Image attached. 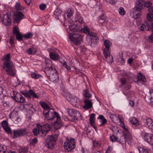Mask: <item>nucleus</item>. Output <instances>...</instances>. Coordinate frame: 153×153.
<instances>
[{
  "label": "nucleus",
  "instance_id": "393cba45",
  "mask_svg": "<svg viewBox=\"0 0 153 153\" xmlns=\"http://www.w3.org/2000/svg\"><path fill=\"white\" fill-rule=\"evenodd\" d=\"M85 105L83 106V108L85 109H88L91 108L92 106V102L90 100L85 99L84 100Z\"/></svg>",
  "mask_w": 153,
  "mask_h": 153
},
{
  "label": "nucleus",
  "instance_id": "cd10ccee",
  "mask_svg": "<svg viewBox=\"0 0 153 153\" xmlns=\"http://www.w3.org/2000/svg\"><path fill=\"white\" fill-rule=\"evenodd\" d=\"M97 118L100 119V123L99 125L100 126H103L107 122L106 120L103 115H99Z\"/></svg>",
  "mask_w": 153,
  "mask_h": 153
},
{
  "label": "nucleus",
  "instance_id": "20e7f679",
  "mask_svg": "<svg viewBox=\"0 0 153 153\" xmlns=\"http://www.w3.org/2000/svg\"><path fill=\"white\" fill-rule=\"evenodd\" d=\"M45 73L49 74L50 80L54 82H56L59 79V75L54 66H51L46 70Z\"/></svg>",
  "mask_w": 153,
  "mask_h": 153
},
{
  "label": "nucleus",
  "instance_id": "de8ad7c7",
  "mask_svg": "<svg viewBox=\"0 0 153 153\" xmlns=\"http://www.w3.org/2000/svg\"><path fill=\"white\" fill-rule=\"evenodd\" d=\"M118 11L119 13L121 16H124L126 14V11L123 7H120L118 9Z\"/></svg>",
  "mask_w": 153,
  "mask_h": 153
},
{
  "label": "nucleus",
  "instance_id": "f8f14e48",
  "mask_svg": "<svg viewBox=\"0 0 153 153\" xmlns=\"http://www.w3.org/2000/svg\"><path fill=\"white\" fill-rule=\"evenodd\" d=\"M22 94L26 97L30 98L32 96L35 98H39L38 96L36 94L35 92L32 90H30L28 91H23L21 92Z\"/></svg>",
  "mask_w": 153,
  "mask_h": 153
},
{
  "label": "nucleus",
  "instance_id": "09e8293b",
  "mask_svg": "<svg viewBox=\"0 0 153 153\" xmlns=\"http://www.w3.org/2000/svg\"><path fill=\"white\" fill-rule=\"evenodd\" d=\"M147 18L149 21H153V13H148L147 15Z\"/></svg>",
  "mask_w": 153,
  "mask_h": 153
},
{
  "label": "nucleus",
  "instance_id": "ddd939ff",
  "mask_svg": "<svg viewBox=\"0 0 153 153\" xmlns=\"http://www.w3.org/2000/svg\"><path fill=\"white\" fill-rule=\"evenodd\" d=\"M38 128H40L41 132L43 136H45L47 132L50 130V126L48 124H46L43 126H41L39 124H37Z\"/></svg>",
  "mask_w": 153,
  "mask_h": 153
},
{
  "label": "nucleus",
  "instance_id": "b1692460",
  "mask_svg": "<svg viewBox=\"0 0 153 153\" xmlns=\"http://www.w3.org/2000/svg\"><path fill=\"white\" fill-rule=\"evenodd\" d=\"M146 124L147 126V127L153 131V120L149 118L146 120Z\"/></svg>",
  "mask_w": 153,
  "mask_h": 153
},
{
  "label": "nucleus",
  "instance_id": "774afa93",
  "mask_svg": "<svg viewBox=\"0 0 153 153\" xmlns=\"http://www.w3.org/2000/svg\"><path fill=\"white\" fill-rule=\"evenodd\" d=\"M118 61L122 64H124L125 62V60L122 57L119 58Z\"/></svg>",
  "mask_w": 153,
  "mask_h": 153
},
{
  "label": "nucleus",
  "instance_id": "3c124183",
  "mask_svg": "<svg viewBox=\"0 0 153 153\" xmlns=\"http://www.w3.org/2000/svg\"><path fill=\"white\" fill-rule=\"evenodd\" d=\"M131 123L133 124L137 125L138 123V121L137 120L135 117H132L131 120Z\"/></svg>",
  "mask_w": 153,
  "mask_h": 153
},
{
  "label": "nucleus",
  "instance_id": "f257e3e1",
  "mask_svg": "<svg viewBox=\"0 0 153 153\" xmlns=\"http://www.w3.org/2000/svg\"><path fill=\"white\" fill-rule=\"evenodd\" d=\"M79 29V31L88 33L86 37L85 43L91 47H95L99 39L97 37L94 33H89V29L86 25H83L82 27H81L80 26Z\"/></svg>",
  "mask_w": 153,
  "mask_h": 153
},
{
  "label": "nucleus",
  "instance_id": "9d476101",
  "mask_svg": "<svg viewBox=\"0 0 153 153\" xmlns=\"http://www.w3.org/2000/svg\"><path fill=\"white\" fill-rule=\"evenodd\" d=\"M126 132L125 133H124V135H122L120 137V140H118V142H119L120 143L123 145L126 144L127 139H130L131 138V136L127 129L124 130Z\"/></svg>",
  "mask_w": 153,
  "mask_h": 153
},
{
  "label": "nucleus",
  "instance_id": "37998d69",
  "mask_svg": "<svg viewBox=\"0 0 153 153\" xmlns=\"http://www.w3.org/2000/svg\"><path fill=\"white\" fill-rule=\"evenodd\" d=\"M46 141H49L50 142H53V143H55V138L52 135L48 136L47 138Z\"/></svg>",
  "mask_w": 153,
  "mask_h": 153
},
{
  "label": "nucleus",
  "instance_id": "72a5a7b5",
  "mask_svg": "<svg viewBox=\"0 0 153 153\" xmlns=\"http://www.w3.org/2000/svg\"><path fill=\"white\" fill-rule=\"evenodd\" d=\"M110 129L113 132L114 134H117V133L119 132V128L116 126H113L111 125L110 126Z\"/></svg>",
  "mask_w": 153,
  "mask_h": 153
},
{
  "label": "nucleus",
  "instance_id": "dca6fc26",
  "mask_svg": "<svg viewBox=\"0 0 153 153\" xmlns=\"http://www.w3.org/2000/svg\"><path fill=\"white\" fill-rule=\"evenodd\" d=\"M27 131L26 129L23 128L13 131V137L16 138L18 136L24 135L26 134Z\"/></svg>",
  "mask_w": 153,
  "mask_h": 153
},
{
  "label": "nucleus",
  "instance_id": "e433bc0d",
  "mask_svg": "<svg viewBox=\"0 0 153 153\" xmlns=\"http://www.w3.org/2000/svg\"><path fill=\"white\" fill-rule=\"evenodd\" d=\"M70 100L73 103V105H76L79 102V100L77 97L74 96Z\"/></svg>",
  "mask_w": 153,
  "mask_h": 153
},
{
  "label": "nucleus",
  "instance_id": "0eeeda50",
  "mask_svg": "<svg viewBox=\"0 0 153 153\" xmlns=\"http://www.w3.org/2000/svg\"><path fill=\"white\" fill-rule=\"evenodd\" d=\"M11 13H7L4 14L3 17H1V19L0 21L6 25H9L11 24Z\"/></svg>",
  "mask_w": 153,
  "mask_h": 153
},
{
  "label": "nucleus",
  "instance_id": "ea45409f",
  "mask_svg": "<svg viewBox=\"0 0 153 153\" xmlns=\"http://www.w3.org/2000/svg\"><path fill=\"white\" fill-rule=\"evenodd\" d=\"M15 9L17 10H22L24 9V8L21 6L20 3L17 2L15 6Z\"/></svg>",
  "mask_w": 153,
  "mask_h": 153
},
{
  "label": "nucleus",
  "instance_id": "6e6d98bb",
  "mask_svg": "<svg viewBox=\"0 0 153 153\" xmlns=\"http://www.w3.org/2000/svg\"><path fill=\"white\" fill-rule=\"evenodd\" d=\"M10 54H7L4 56V59L5 60V62H11L10 60Z\"/></svg>",
  "mask_w": 153,
  "mask_h": 153
},
{
  "label": "nucleus",
  "instance_id": "4c0bfd02",
  "mask_svg": "<svg viewBox=\"0 0 153 153\" xmlns=\"http://www.w3.org/2000/svg\"><path fill=\"white\" fill-rule=\"evenodd\" d=\"M105 18L104 15H102L98 18V22L100 24H102L105 22Z\"/></svg>",
  "mask_w": 153,
  "mask_h": 153
},
{
  "label": "nucleus",
  "instance_id": "0e129e2a",
  "mask_svg": "<svg viewBox=\"0 0 153 153\" xmlns=\"http://www.w3.org/2000/svg\"><path fill=\"white\" fill-rule=\"evenodd\" d=\"M15 37L14 36H12L10 38V43L11 45H13L14 44V39H15Z\"/></svg>",
  "mask_w": 153,
  "mask_h": 153
},
{
  "label": "nucleus",
  "instance_id": "5fc2aeb1",
  "mask_svg": "<svg viewBox=\"0 0 153 153\" xmlns=\"http://www.w3.org/2000/svg\"><path fill=\"white\" fill-rule=\"evenodd\" d=\"M37 142V139L36 138H34L30 143V144L31 146H35L36 143Z\"/></svg>",
  "mask_w": 153,
  "mask_h": 153
},
{
  "label": "nucleus",
  "instance_id": "69168bd1",
  "mask_svg": "<svg viewBox=\"0 0 153 153\" xmlns=\"http://www.w3.org/2000/svg\"><path fill=\"white\" fill-rule=\"evenodd\" d=\"M110 4L112 5H114L117 1V0H108Z\"/></svg>",
  "mask_w": 153,
  "mask_h": 153
},
{
  "label": "nucleus",
  "instance_id": "aec40b11",
  "mask_svg": "<svg viewBox=\"0 0 153 153\" xmlns=\"http://www.w3.org/2000/svg\"><path fill=\"white\" fill-rule=\"evenodd\" d=\"M104 54L108 63L111 64L113 60L112 56L110 55V51L103 52Z\"/></svg>",
  "mask_w": 153,
  "mask_h": 153
},
{
  "label": "nucleus",
  "instance_id": "bf43d9fd",
  "mask_svg": "<svg viewBox=\"0 0 153 153\" xmlns=\"http://www.w3.org/2000/svg\"><path fill=\"white\" fill-rule=\"evenodd\" d=\"M27 152V149L26 148H22L19 150V153H26Z\"/></svg>",
  "mask_w": 153,
  "mask_h": 153
},
{
  "label": "nucleus",
  "instance_id": "1a4fd4ad",
  "mask_svg": "<svg viewBox=\"0 0 153 153\" xmlns=\"http://www.w3.org/2000/svg\"><path fill=\"white\" fill-rule=\"evenodd\" d=\"M68 111L69 115L71 117V120L73 122L77 120L78 117L80 115V113L74 109H70Z\"/></svg>",
  "mask_w": 153,
  "mask_h": 153
},
{
  "label": "nucleus",
  "instance_id": "7c9ffc66",
  "mask_svg": "<svg viewBox=\"0 0 153 153\" xmlns=\"http://www.w3.org/2000/svg\"><path fill=\"white\" fill-rule=\"evenodd\" d=\"M1 153H8V147L5 145H0Z\"/></svg>",
  "mask_w": 153,
  "mask_h": 153
},
{
  "label": "nucleus",
  "instance_id": "a18cd8bd",
  "mask_svg": "<svg viewBox=\"0 0 153 153\" xmlns=\"http://www.w3.org/2000/svg\"><path fill=\"white\" fill-rule=\"evenodd\" d=\"M37 128H34L33 130V132L34 134L35 135H37L39 133H41V129L40 128H38L36 126Z\"/></svg>",
  "mask_w": 153,
  "mask_h": 153
},
{
  "label": "nucleus",
  "instance_id": "7ed1b4c3",
  "mask_svg": "<svg viewBox=\"0 0 153 153\" xmlns=\"http://www.w3.org/2000/svg\"><path fill=\"white\" fill-rule=\"evenodd\" d=\"M3 68L9 75L14 76L16 74V71L12 62H4Z\"/></svg>",
  "mask_w": 153,
  "mask_h": 153
},
{
  "label": "nucleus",
  "instance_id": "4be33fe9",
  "mask_svg": "<svg viewBox=\"0 0 153 153\" xmlns=\"http://www.w3.org/2000/svg\"><path fill=\"white\" fill-rule=\"evenodd\" d=\"M69 30L72 32L79 31L80 25L76 24L68 25Z\"/></svg>",
  "mask_w": 153,
  "mask_h": 153
},
{
  "label": "nucleus",
  "instance_id": "e2e57ef3",
  "mask_svg": "<svg viewBox=\"0 0 153 153\" xmlns=\"http://www.w3.org/2000/svg\"><path fill=\"white\" fill-rule=\"evenodd\" d=\"M13 32L16 35L20 33L18 28L17 27H14L13 29Z\"/></svg>",
  "mask_w": 153,
  "mask_h": 153
},
{
  "label": "nucleus",
  "instance_id": "6ab92c4d",
  "mask_svg": "<svg viewBox=\"0 0 153 153\" xmlns=\"http://www.w3.org/2000/svg\"><path fill=\"white\" fill-rule=\"evenodd\" d=\"M18 114L17 112L13 111L11 113L10 117V118H12L13 120L16 123H17L21 120L20 118L18 117Z\"/></svg>",
  "mask_w": 153,
  "mask_h": 153
},
{
  "label": "nucleus",
  "instance_id": "bb28decb",
  "mask_svg": "<svg viewBox=\"0 0 153 153\" xmlns=\"http://www.w3.org/2000/svg\"><path fill=\"white\" fill-rule=\"evenodd\" d=\"M74 20L75 22H78L80 24H82L83 22V19L80 16V13L78 12L76 13Z\"/></svg>",
  "mask_w": 153,
  "mask_h": 153
},
{
  "label": "nucleus",
  "instance_id": "a878e982",
  "mask_svg": "<svg viewBox=\"0 0 153 153\" xmlns=\"http://www.w3.org/2000/svg\"><path fill=\"white\" fill-rule=\"evenodd\" d=\"M104 44L105 47L103 52L109 51V48L111 46V42L109 40H106L104 41Z\"/></svg>",
  "mask_w": 153,
  "mask_h": 153
},
{
  "label": "nucleus",
  "instance_id": "338daca9",
  "mask_svg": "<svg viewBox=\"0 0 153 153\" xmlns=\"http://www.w3.org/2000/svg\"><path fill=\"white\" fill-rule=\"evenodd\" d=\"M94 144L97 147H100L101 145V143L99 141H95L94 142Z\"/></svg>",
  "mask_w": 153,
  "mask_h": 153
},
{
  "label": "nucleus",
  "instance_id": "f3484780",
  "mask_svg": "<svg viewBox=\"0 0 153 153\" xmlns=\"http://www.w3.org/2000/svg\"><path fill=\"white\" fill-rule=\"evenodd\" d=\"M1 126L5 131L7 133L9 134L11 133L12 130L9 127L7 121L4 120L1 122Z\"/></svg>",
  "mask_w": 153,
  "mask_h": 153
},
{
  "label": "nucleus",
  "instance_id": "423d86ee",
  "mask_svg": "<svg viewBox=\"0 0 153 153\" xmlns=\"http://www.w3.org/2000/svg\"><path fill=\"white\" fill-rule=\"evenodd\" d=\"M69 37L71 40L77 45H79L82 40V35L77 33L70 34Z\"/></svg>",
  "mask_w": 153,
  "mask_h": 153
},
{
  "label": "nucleus",
  "instance_id": "473e14b6",
  "mask_svg": "<svg viewBox=\"0 0 153 153\" xmlns=\"http://www.w3.org/2000/svg\"><path fill=\"white\" fill-rule=\"evenodd\" d=\"M137 82L139 81H141L143 82H145L146 80L145 77L140 73H138L137 75Z\"/></svg>",
  "mask_w": 153,
  "mask_h": 153
},
{
  "label": "nucleus",
  "instance_id": "680f3d73",
  "mask_svg": "<svg viewBox=\"0 0 153 153\" xmlns=\"http://www.w3.org/2000/svg\"><path fill=\"white\" fill-rule=\"evenodd\" d=\"M149 93L150 94V96L149 97V99H150V102L153 101V90H150Z\"/></svg>",
  "mask_w": 153,
  "mask_h": 153
},
{
  "label": "nucleus",
  "instance_id": "a211bd4d",
  "mask_svg": "<svg viewBox=\"0 0 153 153\" xmlns=\"http://www.w3.org/2000/svg\"><path fill=\"white\" fill-rule=\"evenodd\" d=\"M74 13V10L72 9H70L67 11L66 14L68 20V22L69 23L72 24L73 22V21L72 20L71 18L73 16Z\"/></svg>",
  "mask_w": 153,
  "mask_h": 153
},
{
  "label": "nucleus",
  "instance_id": "c9c22d12",
  "mask_svg": "<svg viewBox=\"0 0 153 153\" xmlns=\"http://www.w3.org/2000/svg\"><path fill=\"white\" fill-rule=\"evenodd\" d=\"M117 118L119 120L121 126L123 128L124 130H126V128L125 127L124 125V123L123 121V117L121 115H119L117 116Z\"/></svg>",
  "mask_w": 153,
  "mask_h": 153
},
{
  "label": "nucleus",
  "instance_id": "4d7b16f0",
  "mask_svg": "<svg viewBox=\"0 0 153 153\" xmlns=\"http://www.w3.org/2000/svg\"><path fill=\"white\" fill-rule=\"evenodd\" d=\"M22 36L20 33L16 34V39L18 40L19 41H21L22 40Z\"/></svg>",
  "mask_w": 153,
  "mask_h": 153
},
{
  "label": "nucleus",
  "instance_id": "9b49d317",
  "mask_svg": "<svg viewBox=\"0 0 153 153\" xmlns=\"http://www.w3.org/2000/svg\"><path fill=\"white\" fill-rule=\"evenodd\" d=\"M143 138L145 141L149 144L153 145V135L149 133H143L142 134Z\"/></svg>",
  "mask_w": 153,
  "mask_h": 153
},
{
  "label": "nucleus",
  "instance_id": "79ce46f5",
  "mask_svg": "<svg viewBox=\"0 0 153 153\" xmlns=\"http://www.w3.org/2000/svg\"><path fill=\"white\" fill-rule=\"evenodd\" d=\"M55 143L50 142L49 141H47L46 143V146L47 147L51 149H53L54 147V145Z\"/></svg>",
  "mask_w": 153,
  "mask_h": 153
},
{
  "label": "nucleus",
  "instance_id": "f704fd0d",
  "mask_svg": "<svg viewBox=\"0 0 153 153\" xmlns=\"http://www.w3.org/2000/svg\"><path fill=\"white\" fill-rule=\"evenodd\" d=\"M36 51L34 47L29 48L26 51V53L30 55L34 54L36 53Z\"/></svg>",
  "mask_w": 153,
  "mask_h": 153
},
{
  "label": "nucleus",
  "instance_id": "39448f33",
  "mask_svg": "<svg viewBox=\"0 0 153 153\" xmlns=\"http://www.w3.org/2000/svg\"><path fill=\"white\" fill-rule=\"evenodd\" d=\"M75 140L73 138L70 140L66 139V141L64 142L63 147L65 151L69 152L76 147Z\"/></svg>",
  "mask_w": 153,
  "mask_h": 153
},
{
  "label": "nucleus",
  "instance_id": "052dcab7",
  "mask_svg": "<svg viewBox=\"0 0 153 153\" xmlns=\"http://www.w3.org/2000/svg\"><path fill=\"white\" fill-rule=\"evenodd\" d=\"M152 4L151 2L149 1H144V7L148 8Z\"/></svg>",
  "mask_w": 153,
  "mask_h": 153
},
{
  "label": "nucleus",
  "instance_id": "412c9836",
  "mask_svg": "<svg viewBox=\"0 0 153 153\" xmlns=\"http://www.w3.org/2000/svg\"><path fill=\"white\" fill-rule=\"evenodd\" d=\"M144 1L143 0H138L136 2L135 7L140 10L144 9Z\"/></svg>",
  "mask_w": 153,
  "mask_h": 153
},
{
  "label": "nucleus",
  "instance_id": "8fccbe9b",
  "mask_svg": "<svg viewBox=\"0 0 153 153\" xmlns=\"http://www.w3.org/2000/svg\"><path fill=\"white\" fill-rule=\"evenodd\" d=\"M33 36V34L30 33H26L23 35V36L26 39H30Z\"/></svg>",
  "mask_w": 153,
  "mask_h": 153
},
{
  "label": "nucleus",
  "instance_id": "58836bf2",
  "mask_svg": "<svg viewBox=\"0 0 153 153\" xmlns=\"http://www.w3.org/2000/svg\"><path fill=\"white\" fill-rule=\"evenodd\" d=\"M62 13V11L60 9H57L54 12V15L56 16L55 18H58V17L60 16Z\"/></svg>",
  "mask_w": 153,
  "mask_h": 153
},
{
  "label": "nucleus",
  "instance_id": "13d9d810",
  "mask_svg": "<svg viewBox=\"0 0 153 153\" xmlns=\"http://www.w3.org/2000/svg\"><path fill=\"white\" fill-rule=\"evenodd\" d=\"M63 66L65 67L67 70H70L71 69L70 66L69 65H68L66 62L64 61L63 62Z\"/></svg>",
  "mask_w": 153,
  "mask_h": 153
},
{
  "label": "nucleus",
  "instance_id": "2eb2a0df",
  "mask_svg": "<svg viewBox=\"0 0 153 153\" xmlns=\"http://www.w3.org/2000/svg\"><path fill=\"white\" fill-rule=\"evenodd\" d=\"M24 17V14L20 12H17L14 13L13 19L14 23H18Z\"/></svg>",
  "mask_w": 153,
  "mask_h": 153
},
{
  "label": "nucleus",
  "instance_id": "49530a36",
  "mask_svg": "<svg viewBox=\"0 0 153 153\" xmlns=\"http://www.w3.org/2000/svg\"><path fill=\"white\" fill-rule=\"evenodd\" d=\"M42 75L38 74H36L35 72L31 74V76L32 78L35 79H38L41 77Z\"/></svg>",
  "mask_w": 153,
  "mask_h": 153
},
{
  "label": "nucleus",
  "instance_id": "5701e85b",
  "mask_svg": "<svg viewBox=\"0 0 153 153\" xmlns=\"http://www.w3.org/2000/svg\"><path fill=\"white\" fill-rule=\"evenodd\" d=\"M95 114H92L90 115V122L92 126L96 130L97 127L95 126Z\"/></svg>",
  "mask_w": 153,
  "mask_h": 153
},
{
  "label": "nucleus",
  "instance_id": "603ef678",
  "mask_svg": "<svg viewBox=\"0 0 153 153\" xmlns=\"http://www.w3.org/2000/svg\"><path fill=\"white\" fill-rule=\"evenodd\" d=\"M45 62L47 64V65H48V67L47 68L46 70L48 69V68L49 67H50L51 66H53L51 62V60L49 59H47L45 61Z\"/></svg>",
  "mask_w": 153,
  "mask_h": 153
},
{
  "label": "nucleus",
  "instance_id": "c85d7f7f",
  "mask_svg": "<svg viewBox=\"0 0 153 153\" xmlns=\"http://www.w3.org/2000/svg\"><path fill=\"white\" fill-rule=\"evenodd\" d=\"M49 55L51 59L55 60H57L59 58V55L57 53L51 52L49 53Z\"/></svg>",
  "mask_w": 153,
  "mask_h": 153
},
{
  "label": "nucleus",
  "instance_id": "6e6552de",
  "mask_svg": "<svg viewBox=\"0 0 153 153\" xmlns=\"http://www.w3.org/2000/svg\"><path fill=\"white\" fill-rule=\"evenodd\" d=\"M11 94L12 97L17 102H24L25 101V98L20 93H16L14 91L11 92Z\"/></svg>",
  "mask_w": 153,
  "mask_h": 153
},
{
  "label": "nucleus",
  "instance_id": "f03ea898",
  "mask_svg": "<svg viewBox=\"0 0 153 153\" xmlns=\"http://www.w3.org/2000/svg\"><path fill=\"white\" fill-rule=\"evenodd\" d=\"M43 113L45 118L48 120H52L56 117V120L55 121L54 123L55 128L57 129L60 128L62 124L60 117L59 116L58 113L53 111H51L49 109L47 111L46 110H44Z\"/></svg>",
  "mask_w": 153,
  "mask_h": 153
},
{
  "label": "nucleus",
  "instance_id": "a19ab883",
  "mask_svg": "<svg viewBox=\"0 0 153 153\" xmlns=\"http://www.w3.org/2000/svg\"><path fill=\"white\" fill-rule=\"evenodd\" d=\"M138 149L139 153H149V149L144 147H138Z\"/></svg>",
  "mask_w": 153,
  "mask_h": 153
},
{
  "label": "nucleus",
  "instance_id": "2f4dec72",
  "mask_svg": "<svg viewBox=\"0 0 153 153\" xmlns=\"http://www.w3.org/2000/svg\"><path fill=\"white\" fill-rule=\"evenodd\" d=\"M40 104L41 107L44 109V110H46V111L50 109V107L45 102L43 101H40Z\"/></svg>",
  "mask_w": 153,
  "mask_h": 153
},
{
  "label": "nucleus",
  "instance_id": "c03bdc74",
  "mask_svg": "<svg viewBox=\"0 0 153 153\" xmlns=\"http://www.w3.org/2000/svg\"><path fill=\"white\" fill-rule=\"evenodd\" d=\"M83 94L84 96L87 98H90L92 96V94L90 93L87 90H84L83 91Z\"/></svg>",
  "mask_w": 153,
  "mask_h": 153
},
{
  "label": "nucleus",
  "instance_id": "4468645a",
  "mask_svg": "<svg viewBox=\"0 0 153 153\" xmlns=\"http://www.w3.org/2000/svg\"><path fill=\"white\" fill-rule=\"evenodd\" d=\"M141 10L134 7L131 11V15L134 19L139 17L142 15Z\"/></svg>",
  "mask_w": 153,
  "mask_h": 153
},
{
  "label": "nucleus",
  "instance_id": "864d4df0",
  "mask_svg": "<svg viewBox=\"0 0 153 153\" xmlns=\"http://www.w3.org/2000/svg\"><path fill=\"white\" fill-rule=\"evenodd\" d=\"M115 134H113L110 137V140L112 142H115L117 141V138L116 136H115Z\"/></svg>",
  "mask_w": 153,
  "mask_h": 153
},
{
  "label": "nucleus",
  "instance_id": "c756f323",
  "mask_svg": "<svg viewBox=\"0 0 153 153\" xmlns=\"http://www.w3.org/2000/svg\"><path fill=\"white\" fill-rule=\"evenodd\" d=\"M139 29L141 30L148 31L150 29V26L147 23H145L141 25Z\"/></svg>",
  "mask_w": 153,
  "mask_h": 153
}]
</instances>
